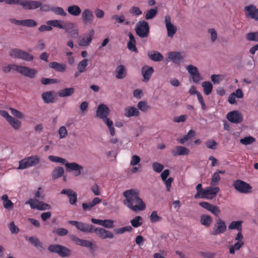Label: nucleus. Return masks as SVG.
Here are the masks:
<instances>
[{"label": "nucleus", "mask_w": 258, "mask_h": 258, "mask_svg": "<svg viewBox=\"0 0 258 258\" xmlns=\"http://www.w3.org/2000/svg\"><path fill=\"white\" fill-rule=\"evenodd\" d=\"M123 196L125 198L123 204L131 210H145L146 204L139 197V191L132 188L124 191Z\"/></svg>", "instance_id": "1"}, {"label": "nucleus", "mask_w": 258, "mask_h": 258, "mask_svg": "<svg viewBox=\"0 0 258 258\" xmlns=\"http://www.w3.org/2000/svg\"><path fill=\"white\" fill-rule=\"evenodd\" d=\"M196 190L197 193L194 196L195 199L212 200L216 197L220 188L217 186L213 187L212 185L206 188H203L202 184L199 183L196 186Z\"/></svg>", "instance_id": "2"}, {"label": "nucleus", "mask_w": 258, "mask_h": 258, "mask_svg": "<svg viewBox=\"0 0 258 258\" xmlns=\"http://www.w3.org/2000/svg\"><path fill=\"white\" fill-rule=\"evenodd\" d=\"M109 113V108L104 104H100L98 106L96 115L97 117L103 119L104 122L108 126L111 136H114L115 133V128L113 126V122L107 117Z\"/></svg>", "instance_id": "3"}, {"label": "nucleus", "mask_w": 258, "mask_h": 258, "mask_svg": "<svg viewBox=\"0 0 258 258\" xmlns=\"http://www.w3.org/2000/svg\"><path fill=\"white\" fill-rule=\"evenodd\" d=\"M10 55L13 58H21L26 61H31L33 59L32 54L19 49H11L10 51Z\"/></svg>", "instance_id": "4"}, {"label": "nucleus", "mask_w": 258, "mask_h": 258, "mask_svg": "<svg viewBox=\"0 0 258 258\" xmlns=\"http://www.w3.org/2000/svg\"><path fill=\"white\" fill-rule=\"evenodd\" d=\"M149 31L148 24L145 21H140L136 25V32L142 38L148 36Z\"/></svg>", "instance_id": "5"}, {"label": "nucleus", "mask_w": 258, "mask_h": 258, "mask_svg": "<svg viewBox=\"0 0 258 258\" xmlns=\"http://www.w3.org/2000/svg\"><path fill=\"white\" fill-rule=\"evenodd\" d=\"M13 69L14 71L30 78H34L37 73L36 70L26 67L14 66Z\"/></svg>", "instance_id": "6"}, {"label": "nucleus", "mask_w": 258, "mask_h": 258, "mask_svg": "<svg viewBox=\"0 0 258 258\" xmlns=\"http://www.w3.org/2000/svg\"><path fill=\"white\" fill-rule=\"evenodd\" d=\"M233 186L237 191L241 193H249L251 189V186L248 183L240 179L235 181Z\"/></svg>", "instance_id": "7"}, {"label": "nucleus", "mask_w": 258, "mask_h": 258, "mask_svg": "<svg viewBox=\"0 0 258 258\" xmlns=\"http://www.w3.org/2000/svg\"><path fill=\"white\" fill-rule=\"evenodd\" d=\"M69 223L75 226L79 230L83 232L93 233L94 226L76 221H69Z\"/></svg>", "instance_id": "8"}, {"label": "nucleus", "mask_w": 258, "mask_h": 258, "mask_svg": "<svg viewBox=\"0 0 258 258\" xmlns=\"http://www.w3.org/2000/svg\"><path fill=\"white\" fill-rule=\"evenodd\" d=\"M227 227L224 221L220 219L217 220L211 234L213 235H217L223 233L226 230Z\"/></svg>", "instance_id": "9"}, {"label": "nucleus", "mask_w": 258, "mask_h": 258, "mask_svg": "<svg viewBox=\"0 0 258 258\" xmlns=\"http://www.w3.org/2000/svg\"><path fill=\"white\" fill-rule=\"evenodd\" d=\"M26 204H29L31 209H37V210H49L50 206L47 204H45L35 199H30L26 202Z\"/></svg>", "instance_id": "10"}, {"label": "nucleus", "mask_w": 258, "mask_h": 258, "mask_svg": "<svg viewBox=\"0 0 258 258\" xmlns=\"http://www.w3.org/2000/svg\"><path fill=\"white\" fill-rule=\"evenodd\" d=\"M227 119L231 122L239 123L243 120L242 115L238 111H231L227 114Z\"/></svg>", "instance_id": "11"}, {"label": "nucleus", "mask_w": 258, "mask_h": 258, "mask_svg": "<svg viewBox=\"0 0 258 258\" xmlns=\"http://www.w3.org/2000/svg\"><path fill=\"white\" fill-rule=\"evenodd\" d=\"M95 233L98 237L102 239L106 238H113L114 237L113 234L103 228H93V233Z\"/></svg>", "instance_id": "12"}, {"label": "nucleus", "mask_w": 258, "mask_h": 258, "mask_svg": "<svg viewBox=\"0 0 258 258\" xmlns=\"http://www.w3.org/2000/svg\"><path fill=\"white\" fill-rule=\"evenodd\" d=\"M244 12L247 18L258 21V9L253 5H249L244 7Z\"/></svg>", "instance_id": "13"}, {"label": "nucleus", "mask_w": 258, "mask_h": 258, "mask_svg": "<svg viewBox=\"0 0 258 258\" xmlns=\"http://www.w3.org/2000/svg\"><path fill=\"white\" fill-rule=\"evenodd\" d=\"M165 23L167 31L168 36L172 37L176 32V27L171 23V18L169 15H167L165 17Z\"/></svg>", "instance_id": "14"}, {"label": "nucleus", "mask_w": 258, "mask_h": 258, "mask_svg": "<svg viewBox=\"0 0 258 258\" xmlns=\"http://www.w3.org/2000/svg\"><path fill=\"white\" fill-rule=\"evenodd\" d=\"M94 34V31L92 29L89 32L85 34L83 36L80 37L79 44L82 46L89 45L92 40Z\"/></svg>", "instance_id": "15"}, {"label": "nucleus", "mask_w": 258, "mask_h": 258, "mask_svg": "<svg viewBox=\"0 0 258 258\" xmlns=\"http://www.w3.org/2000/svg\"><path fill=\"white\" fill-rule=\"evenodd\" d=\"M42 5L40 2L33 1H22L21 6L27 10L36 9L39 8Z\"/></svg>", "instance_id": "16"}, {"label": "nucleus", "mask_w": 258, "mask_h": 258, "mask_svg": "<svg viewBox=\"0 0 258 258\" xmlns=\"http://www.w3.org/2000/svg\"><path fill=\"white\" fill-rule=\"evenodd\" d=\"M186 68L188 72L191 76L194 82L197 83L201 80V77L197 67L192 65H189Z\"/></svg>", "instance_id": "17"}, {"label": "nucleus", "mask_w": 258, "mask_h": 258, "mask_svg": "<svg viewBox=\"0 0 258 258\" xmlns=\"http://www.w3.org/2000/svg\"><path fill=\"white\" fill-rule=\"evenodd\" d=\"M60 194L67 196L69 200V202L71 205H74L76 203L77 199V194L75 191L69 188L63 189L61 191Z\"/></svg>", "instance_id": "18"}, {"label": "nucleus", "mask_w": 258, "mask_h": 258, "mask_svg": "<svg viewBox=\"0 0 258 258\" xmlns=\"http://www.w3.org/2000/svg\"><path fill=\"white\" fill-rule=\"evenodd\" d=\"M61 21L57 20H50L46 22L47 25H51L52 26H53L54 27H57L60 29H64L66 30V32L67 33H70L69 31V27H72L73 24L72 23H68L66 24L63 25L61 24Z\"/></svg>", "instance_id": "19"}, {"label": "nucleus", "mask_w": 258, "mask_h": 258, "mask_svg": "<svg viewBox=\"0 0 258 258\" xmlns=\"http://www.w3.org/2000/svg\"><path fill=\"white\" fill-rule=\"evenodd\" d=\"M65 166L69 171H74V175L78 176L81 173V170L83 169V167L79 165L76 163H66Z\"/></svg>", "instance_id": "20"}, {"label": "nucleus", "mask_w": 258, "mask_h": 258, "mask_svg": "<svg viewBox=\"0 0 258 258\" xmlns=\"http://www.w3.org/2000/svg\"><path fill=\"white\" fill-rule=\"evenodd\" d=\"M182 58L183 57L181 53L176 51H171L168 53V58L166 61H168L169 59L172 61V62L175 63H179Z\"/></svg>", "instance_id": "21"}, {"label": "nucleus", "mask_w": 258, "mask_h": 258, "mask_svg": "<svg viewBox=\"0 0 258 258\" xmlns=\"http://www.w3.org/2000/svg\"><path fill=\"white\" fill-rule=\"evenodd\" d=\"M189 151L185 147L178 146L171 151V153L174 156L178 155H186L188 154Z\"/></svg>", "instance_id": "22"}, {"label": "nucleus", "mask_w": 258, "mask_h": 258, "mask_svg": "<svg viewBox=\"0 0 258 258\" xmlns=\"http://www.w3.org/2000/svg\"><path fill=\"white\" fill-rule=\"evenodd\" d=\"M153 71L154 70L152 67L145 66L142 68V74L143 76L144 81L147 82L149 80Z\"/></svg>", "instance_id": "23"}, {"label": "nucleus", "mask_w": 258, "mask_h": 258, "mask_svg": "<svg viewBox=\"0 0 258 258\" xmlns=\"http://www.w3.org/2000/svg\"><path fill=\"white\" fill-rule=\"evenodd\" d=\"M94 18L92 12L89 9H85L82 14V19L85 23L91 22Z\"/></svg>", "instance_id": "24"}, {"label": "nucleus", "mask_w": 258, "mask_h": 258, "mask_svg": "<svg viewBox=\"0 0 258 258\" xmlns=\"http://www.w3.org/2000/svg\"><path fill=\"white\" fill-rule=\"evenodd\" d=\"M50 68L54 69L59 72H63L67 68V66L63 63H60L55 61L51 62L49 63Z\"/></svg>", "instance_id": "25"}, {"label": "nucleus", "mask_w": 258, "mask_h": 258, "mask_svg": "<svg viewBox=\"0 0 258 258\" xmlns=\"http://www.w3.org/2000/svg\"><path fill=\"white\" fill-rule=\"evenodd\" d=\"M129 41L127 43V48L132 51L137 52L138 50L136 46V40L132 33L128 34Z\"/></svg>", "instance_id": "26"}, {"label": "nucleus", "mask_w": 258, "mask_h": 258, "mask_svg": "<svg viewBox=\"0 0 258 258\" xmlns=\"http://www.w3.org/2000/svg\"><path fill=\"white\" fill-rule=\"evenodd\" d=\"M148 55L150 59L155 61H161L163 58L162 55L156 51L152 50L149 51Z\"/></svg>", "instance_id": "27"}, {"label": "nucleus", "mask_w": 258, "mask_h": 258, "mask_svg": "<svg viewBox=\"0 0 258 258\" xmlns=\"http://www.w3.org/2000/svg\"><path fill=\"white\" fill-rule=\"evenodd\" d=\"M139 113L138 110L134 107H127L124 109V115L126 117L137 116Z\"/></svg>", "instance_id": "28"}, {"label": "nucleus", "mask_w": 258, "mask_h": 258, "mask_svg": "<svg viewBox=\"0 0 258 258\" xmlns=\"http://www.w3.org/2000/svg\"><path fill=\"white\" fill-rule=\"evenodd\" d=\"M116 77L117 78L122 79L126 76L125 68L123 65H119L116 69Z\"/></svg>", "instance_id": "29"}, {"label": "nucleus", "mask_w": 258, "mask_h": 258, "mask_svg": "<svg viewBox=\"0 0 258 258\" xmlns=\"http://www.w3.org/2000/svg\"><path fill=\"white\" fill-rule=\"evenodd\" d=\"M68 12L72 16H78L81 14V10L78 6L73 5L68 8Z\"/></svg>", "instance_id": "30"}, {"label": "nucleus", "mask_w": 258, "mask_h": 258, "mask_svg": "<svg viewBox=\"0 0 258 258\" xmlns=\"http://www.w3.org/2000/svg\"><path fill=\"white\" fill-rule=\"evenodd\" d=\"M42 97L45 103H49L54 101V98L52 92H46L42 94Z\"/></svg>", "instance_id": "31"}, {"label": "nucleus", "mask_w": 258, "mask_h": 258, "mask_svg": "<svg viewBox=\"0 0 258 258\" xmlns=\"http://www.w3.org/2000/svg\"><path fill=\"white\" fill-rule=\"evenodd\" d=\"M74 92L73 88H66L60 90L58 92L59 96L61 97H67L71 95Z\"/></svg>", "instance_id": "32"}, {"label": "nucleus", "mask_w": 258, "mask_h": 258, "mask_svg": "<svg viewBox=\"0 0 258 258\" xmlns=\"http://www.w3.org/2000/svg\"><path fill=\"white\" fill-rule=\"evenodd\" d=\"M101 202V200L98 198H95L92 202L83 204V208L84 210L90 209L99 204Z\"/></svg>", "instance_id": "33"}, {"label": "nucleus", "mask_w": 258, "mask_h": 258, "mask_svg": "<svg viewBox=\"0 0 258 258\" xmlns=\"http://www.w3.org/2000/svg\"><path fill=\"white\" fill-rule=\"evenodd\" d=\"M57 254L61 257H67L71 255V251L68 248L60 245Z\"/></svg>", "instance_id": "34"}, {"label": "nucleus", "mask_w": 258, "mask_h": 258, "mask_svg": "<svg viewBox=\"0 0 258 258\" xmlns=\"http://www.w3.org/2000/svg\"><path fill=\"white\" fill-rule=\"evenodd\" d=\"M242 223L241 221H232L228 226V228L230 230L236 229L238 231H242Z\"/></svg>", "instance_id": "35"}, {"label": "nucleus", "mask_w": 258, "mask_h": 258, "mask_svg": "<svg viewBox=\"0 0 258 258\" xmlns=\"http://www.w3.org/2000/svg\"><path fill=\"white\" fill-rule=\"evenodd\" d=\"M212 219L211 217L207 215H202L201 217V223L202 225L209 227L212 223Z\"/></svg>", "instance_id": "36"}, {"label": "nucleus", "mask_w": 258, "mask_h": 258, "mask_svg": "<svg viewBox=\"0 0 258 258\" xmlns=\"http://www.w3.org/2000/svg\"><path fill=\"white\" fill-rule=\"evenodd\" d=\"M202 86L204 88V92L207 95H209L211 93L213 86L211 82L206 81L203 82L202 83Z\"/></svg>", "instance_id": "37"}, {"label": "nucleus", "mask_w": 258, "mask_h": 258, "mask_svg": "<svg viewBox=\"0 0 258 258\" xmlns=\"http://www.w3.org/2000/svg\"><path fill=\"white\" fill-rule=\"evenodd\" d=\"M3 201V205L6 209L12 208L13 206V203L8 199V196L7 195H4L1 197Z\"/></svg>", "instance_id": "38"}, {"label": "nucleus", "mask_w": 258, "mask_h": 258, "mask_svg": "<svg viewBox=\"0 0 258 258\" xmlns=\"http://www.w3.org/2000/svg\"><path fill=\"white\" fill-rule=\"evenodd\" d=\"M26 158L28 159L30 167L36 165L40 161V158L36 155L31 156Z\"/></svg>", "instance_id": "39"}, {"label": "nucleus", "mask_w": 258, "mask_h": 258, "mask_svg": "<svg viewBox=\"0 0 258 258\" xmlns=\"http://www.w3.org/2000/svg\"><path fill=\"white\" fill-rule=\"evenodd\" d=\"M26 158L28 159L30 167L36 165L40 161V158L36 155L31 156Z\"/></svg>", "instance_id": "40"}, {"label": "nucleus", "mask_w": 258, "mask_h": 258, "mask_svg": "<svg viewBox=\"0 0 258 258\" xmlns=\"http://www.w3.org/2000/svg\"><path fill=\"white\" fill-rule=\"evenodd\" d=\"M64 173L63 168L61 167L56 168L53 172L52 177L53 179H56L58 177L61 176Z\"/></svg>", "instance_id": "41"}, {"label": "nucleus", "mask_w": 258, "mask_h": 258, "mask_svg": "<svg viewBox=\"0 0 258 258\" xmlns=\"http://www.w3.org/2000/svg\"><path fill=\"white\" fill-rule=\"evenodd\" d=\"M246 39L248 41L258 42V32H250L246 35Z\"/></svg>", "instance_id": "42"}, {"label": "nucleus", "mask_w": 258, "mask_h": 258, "mask_svg": "<svg viewBox=\"0 0 258 258\" xmlns=\"http://www.w3.org/2000/svg\"><path fill=\"white\" fill-rule=\"evenodd\" d=\"M88 60L87 59H84L78 64V70L80 73H83L85 72L86 68L88 65Z\"/></svg>", "instance_id": "43"}, {"label": "nucleus", "mask_w": 258, "mask_h": 258, "mask_svg": "<svg viewBox=\"0 0 258 258\" xmlns=\"http://www.w3.org/2000/svg\"><path fill=\"white\" fill-rule=\"evenodd\" d=\"M9 123L11 125V126L15 129H18L21 124V123L20 121L15 118L11 117L10 118V119L8 120Z\"/></svg>", "instance_id": "44"}, {"label": "nucleus", "mask_w": 258, "mask_h": 258, "mask_svg": "<svg viewBox=\"0 0 258 258\" xmlns=\"http://www.w3.org/2000/svg\"><path fill=\"white\" fill-rule=\"evenodd\" d=\"M30 167V165L26 158L19 161V166L17 168L18 169H24Z\"/></svg>", "instance_id": "45"}, {"label": "nucleus", "mask_w": 258, "mask_h": 258, "mask_svg": "<svg viewBox=\"0 0 258 258\" xmlns=\"http://www.w3.org/2000/svg\"><path fill=\"white\" fill-rule=\"evenodd\" d=\"M48 159L52 162L55 163H61L63 164H66V161L64 159L59 157L55 156L53 155H50L48 156Z\"/></svg>", "instance_id": "46"}, {"label": "nucleus", "mask_w": 258, "mask_h": 258, "mask_svg": "<svg viewBox=\"0 0 258 258\" xmlns=\"http://www.w3.org/2000/svg\"><path fill=\"white\" fill-rule=\"evenodd\" d=\"M254 142H255V139L251 136L246 137L240 140V142L245 145L251 144Z\"/></svg>", "instance_id": "47"}, {"label": "nucleus", "mask_w": 258, "mask_h": 258, "mask_svg": "<svg viewBox=\"0 0 258 258\" xmlns=\"http://www.w3.org/2000/svg\"><path fill=\"white\" fill-rule=\"evenodd\" d=\"M132 230V228L131 226H127L115 229L114 232L116 234H122L126 231H130Z\"/></svg>", "instance_id": "48"}, {"label": "nucleus", "mask_w": 258, "mask_h": 258, "mask_svg": "<svg viewBox=\"0 0 258 258\" xmlns=\"http://www.w3.org/2000/svg\"><path fill=\"white\" fill-rule=\"evenodd\" d=\"M29 241L33 244L34 246L37 247H42V244L39 241V240L34 237H30L28 239Z\"/></svg>", "instance_id": "49"}, {"label": "nucleus", "mask_w": 258, "mask_h": 258, "mask_svg": "<svg viewBox=\"0 0 258 258\" xmlns=\"http://www.w3.org/2000/svg\"><path fill=\"white\" fill-rule=\"evenodd\" d=\"M199 205L201 206V207L205 209L206 210H218L217 207L211 205L208 202H201L200 203Z\"/></svg>", "instance_id": "50"}, {"label": "nucleus", "mask_w": 258, "mask_h": 258, "mask_svg": "<svg viewBox=\"0 0 258 258\" xmlns=\"http://www.w3.org/2000/svg\"><path fill=\"white\" fill-rule=\"evenodd\" d=\"M157 13V9H151L148 11L145 16V18L147 20H149L153 18Z\"/></svg>", "instance_id": "51"}, {"label": "nucleus", "mask_w": 258, "mask_h": 258, "mask_svg": "<svg viewBox=\"0 0 258 258\" xmlns=\"http://www.w3.org/2000/svg\"><path fill=\"white\" fill-rule=\"evenodd\" d=\"M142 220V218L140 216H138L132 219L131 221L132 225L134 227H138L142 225V222L140 221Z\"/></svg>", "instance_id": "52"}, {"label": "nucleus", "mask_w": 258, "mask_h": 258, "mask_svg": "<svg viewBox=\"0 0 258 258\" xmlns=\"http://www.w3.org/2000/svg\"><path fill=\"white\" fill-rule=\"evenodd\" d=\"M195 135V132L194 131L190 130L187 134L184 136L182 138L180 139L179 140V142L181 144L184 143L185 141H187L189 138L194 136Z\"/></svg>", "instance_id": "53"}, {"label": "nucleus", "mask_w": 258, "mask_h": 258, "mask_svg": "<svg viewBox=\"0 0 258 258\" xmlns=\"http://www.w3.org/2000/svg\"><path fill=\"white\" fill-rule=\"evenodd\" d=\"M36 25V22L32 19H26L22 20V26L34 27Z\"/></svg>", "instance_id": "54"}, {"label": "nucleus", "mask_w": 258, "mask_h": 258, "mask_svg": "<svg viewBox=\"0 0 258 258\" xmlns=\"http://www.w3.org/2000/svg\"><path fill=\"white\" fill-rule=\"evenodd\" d=\"M51 11H53L55 14L60 15L62 16H66V13L64 11L63 9L60 7H53L51 8Z\"/></svg>", "instance_id": "55"}, {"label": "nucleus", "mask_w": 258, "mask_h": 258, "mask_svg": "<svg viewBox=\"0 0 258 258\" xmlns=\"http://www.w3.org/2000/svg\"><path fill=\"white\" fill-rule=\"evenodd\" d=\"M220 175L218 174V173L215 172L212 176V180L210 183L211 185L214 186L216 185L218 183V182L220 181Z\"/></svg>", "instance_id": "56"}, {"label": "nucleus", "mask_w": 258, "mask_h": 258, "mask_svg": "<svg viewBox=\"0 0 258 258\" xmlns=\"http://www.w3.org/2000/svg\"><path fill=\"white\" fill-rule=\"evenodd\" d=\"M53 232L55 233L59 236H63L68 234V230L63 228H59L54 230Z\"/></svg>", "instance_id": "57"}, {"label": "nucleus", "mask_w": 258, "mask_h": 258, "mask_svg": "<svg viewBox=\"0 0 258 258\" xmlns=\"http://www.w3.org/2000/svg\"><path fill=\"white\" fill-rule=\"evenodd\" d=\"M152 167L153 170L158 173L161 172L164 168L162 164L158 162H154L152 164Z\"/></svg>", "instance_id": "58"}, {"label": "nucleus", "mask_w": 258, "mask_h": 258, "mask_svg": "<svg viewBox=\"0 0 258 258\" xmlns=\"http://www.w3.org/2000/svg\"><path fill=\"white\" fill-rule=\"evenodd\" d=\"M9 229L12 234H17L19 232V228L15 225L14 222H11L9 225Z\"/></svg>", "instance_id": "59"}, {"label": "nucleus", "mask_w": 258, "mask_h": 258, "mask_svg": "<svg viewBox=\"0 0 258 258\" xmlns=\"http://www.w3.org/2000/svg\"><path fill=\"white\" fill-rule=\"evenodd\" d=\"M60 246V245L59 244H51L48 247V250L51 252L56 253L57 254Z\"/></svg>", "instance_id": "60"}, {"label": "nucleus", "mask_w": 258, "mask_h": 258, "mask_svg": "<svg viewBox=\"0 0 258 258\" xmlns=\"http://www.w3.org/2000/svg\"><path fill=\"white\" fill-rule=\"evenodd\" d=\"M113 223L114 221L112 220H103L101 226L107 228H111L113 227Z\"/></svg>", "instance_id": "61"}, {"label": "nucleus", "mask_w": 258, "mask_h": 258, "mask_svg": "<svg viewBox=\"0 0 258 258\" xmlns=\"http://www.w3.org/2000/svg\"><path fill=\"white\" fill-rule=\"evenodd\" d=\"M217 145V143L214 140H209L206 142L207 147L213 150L216 149Z\"/></svg>", "instance_id": "62"}, {"label": "nucleus", "mask_w": 258, "mask_h": 258, "mask_svg": "<svg viewBox=\"0 0 258 258\" xmlns=\"http://www.w3.org/2000/svg\"><path fill=\"white\" fill-rule=\"evenodd\" d=\"M161 217L157 215V212L156 211H153L150 216L151 221L152 222H156L161 220Z\"/></svg>", "instance_id": "63"}, {"label": "nucleus", "mask_w": 258, "mask_h": 258, "mask_svg": "<svg viewBox=\"0 0 258 258\" xmlns=\"http://www.w3.org/2000/svg\"><path fill=\"white\" fill-rule=\"evenodd\" d=\"M141 161V158L137 155H134L132 157L130 164L132 166H135L137 165Z\"/></svg>", "instance_id": "64"}]
</instances>
